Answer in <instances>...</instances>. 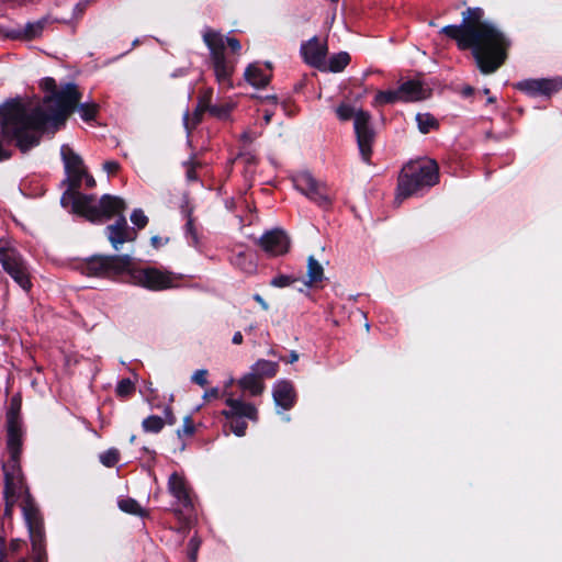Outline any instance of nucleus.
Listing matches in <instances>:
<instances>
[{
	"instance_id": "1",
	"label": "nucleus",
	"mask_w": 562,
	"mask_h": 562,
	"mask_svg": "<svg viewBox=\"0 0 562 562\" xmlns=\"http://www.w3.org/2000/svg\"><path fill=\"white\" fill-rule=\"evenodd\" d=\"M80 99L81 93L72 82L43 98L46 110L41 106L27 110L19 99H10L0 105L2 133L15 140V147L25 154L41 144L49 126L54 130L64 126Z\"/></svg>"
},
{
	"instance_id": "2",
	"label": "nucleus",
	"mask_w": 562,
	"mask_h": 562,
	"mask_svg": "<svg viewBox=\"0 0 562 562\" xmlns=\"http://www.w3.org/2000/svg\"><path fill=\"white\" fill-rule=\"evenodd\" d=\"M484 15L482 8L470 7L461 13V24L446 25L439 33L454 41L460 50L470 49L480 72L492 75L506 63L512 41Z\"/></svg>"
},
{
	"instance_id": "3",
	"label": "nucleus",
	"mask_w": 562,
	"mask_h": 562,
	"mask_svg": "<svg viewBox=\"0 0 562 562\" xmlns=\"http://www.w3.org/2000/svg\"><path fill=\"white\" fill-rule=\"evenodd\" d=\"M78 270L90 278L119 281L128 276L133 284L149 291L159 292L175 286L170 271L155 267L135 268L131 255H92L78 263Z\"/></svg>"
},
{
	"instance_id": "4",
	"label": "nucleus",
	"mask_w": 562,
	"mask_h": 562,
	"mask_svg": "<svg viewBox=\"0 0 562 562\" xmlns=\"http://www.w3.org/2000/svg\"><path fill=\"white\" fill-rule=\"evenodd\" d=\"M203 42L210 50L211 65L218 85L225 88H232V76L235 70V61L229 59L226 54V46L232 54L238 55L241 44L236 37L222 35L214 30H207L203 34Z\"/></svg>"
},
{
	"instance_id": "5",
	"label": "nucleus",
	"mask_w": 562,
	"mask_h": 562,
	"mask_svg": "<svg viewBox=\"0 0 562 562\" xmlns=\"http://www.w3.org/2000/svg\"><path fill=\"white\" fill-rule=\"evenodd\" d=\"M439 182V167L435 160L409 162L398 175L396 201L402 202Z\"/></svg>"
},
{
	"instance_id": "6",
	"label": "nucleus",
	"mask_w": 562,
	"mask_h": 562,
	"mask_svg": "<svg viewBox=\"0 0 562 562\" xmlns=\"http://www.w3.org/2000/svg\"><path fill=\"white\" fill-rule=\"evenodd\" d=\"M3 475H4V488H3V498L5 502L4 507V516L11 517L13 513V507L18 499H22L21 508L23 513V517L25 524L27 526V530L30 531V524L26 517V509L31 508L34 510V517L41 521L42 530L45 531L44 528V519L43 516L30 493V490L25 483L24 476L22 473L16 474L14 471H10L8 465H3Z\"/></svg>"
},
{
	"instance_id": "7",
	"label": "nucleus",
	"mask_w": 562,
	"mask_h": 562,
	"mask_svg": "<svg viewBox=\"0 0 562 562\" xmlns=\"http://www.w3.org/2000/svg\"><path fill=\"white\" fill-rule=\"evenodd\" d=\"M336 114L340 121L353 119V127L357 137V144L360 155L366 162H370L372 155V145L375 138V132L371 126V115L368 111H355L353 106L341 103L336 109Z\"/></svg>"
},
{
	"instance_id": "8",
	"label": "nucleus",
	"mask_w": 562,
	"mask_h": 562,
	"mask_svg": "<svg viewBox=\"0 0 562 562\" xmlns=\"http://www.w3.org/2000/svg\"><path fill=\"white\" fill-rule=\"evenodd\" d=\"M0 263L3 270L25 291L29 292L33 284L30 278L27 265L21 252L3 238H0Z\"/></svg>"
},
{
	"instance_id": "9",
	"label": "nucleus",
	"mask_w": 562,
	"mask_h": 562,
	"mask_svg": "<svg viewBox=\"0 0 562 562\" xmlns=\"http://www.w3.org/2000/svg\"><path fill=\"white\" fill-rule=\"evenodd\" d=\"M125 209L126 203L123 199L111 194H103L98 205H93V203L87 204L83 217L91 223H100L116 215L120 217Z\"/></svg>"
},
{
	"instance_id": "10",
	"label": "nucleus",
	"mask_w": 562,
	"mask_h": 562,
	"mask_svg": "<svg viewBox=\"0 0 562 562\" xmlns=\"http://www.w3.org/2000/svg\"><path fill=\"white\" fill-rule=\"evenodd\" d=\"M60 155L66 173L63 184L69 187V192H72L75 189H80L87 170L82 158L68 145L61 146Z\"/></svg>"
},
{
	"instance_id": "11",
	"label": "nucleus",
	"mask_w": 562,
	"mask_h": 562,
	"mask_svg": "<svg viewBox=\"0 0 562 562\" xmlns=\"http://www.w3.org/2000/svg\"><path fill=\"white\" fill-rule=\"evenodd\" d=\"M514 87L529 97L550 98L562 89V79L560 77L526 79L515 83Z\"/></svg>"
},
{
	"instance_id": "12",
	"label": "nucleus",
	"mask_w": 562,
	"mask_h": 562,
	"mask_svg": "<svg viewBox=\"0 0 562 562\" xmlns=\"http://www.w3.org/2000/svg\"><path fill=\"white\" fill-rule=\"evenodd\" d=\"M22 420L7 422V449L10 454L11 464H7L10 471L22 473L20 458L22 454Z\"/></svg>"
},
{
	"instance_id": "13",
	"label": "nucleus",
	"mask_w": 562,
	"mask_h": 562,
	"mask_svg": "<svg viewBox=\"0 0 562 562\" xmlns=\"http://www.w3.org/2000/svg\"><path fill=\"white\" fill-rule=\"evenodd\" d=\"M258 245L268 257H279L289 252L291 241L281 228L266 232L258 240Z\"/></svg>"
},
{
	"instance_id": "14",
	"label": "nucleus",
	"mask_w": 562,
	"mask_h": 562,
	"mask_svg": "<svg viewBox=\"0 0 562 562\" xmlns=\"http://www.w3.org/2000/svg\"><path fill=\"white\" fill-rule=\"evenodd\" d=\"M30 524V539L32 544V562H48L46 552L45 531L42 530L41 521L34 517V510H25Z\"/></svg>"
},
{
	"instance_id": "15",
	"label": "nucleus",
	"mask_w": 562,
	"mask_h": 562,
	"mask_svg": "<svg viewBox=\"0 0 562 562\" xmlns=\"http://www.w3.org/2000/svg\"><path fill=\"white\" fill-rule=\"evenodd\" d=\"M104 233L112 246L119 251L127 241H134L137 238V231L130 227L124 215H121L114 224L108 225Z\"/></svg>"
},
{
	"instance_id": "16",
	"label": "nucleus",
	"mask_w": 562,
	"mask_h": 562,
	"mask_svg": "<svg viewBox=\"0 0 562 562\" xmlns=\"http://www.w3.org/2000/svg\"><path fill=\"white\" fill-rule=\"evenodd\" d=\"M53 20L49 15H45L35 22H27L23 27H12L7 30L5 37L16 41H33L42 36L44 29L50 24Z\"/></svg>"
},
{
	"instance_id": "17",
	"label": "nucleus",
	"mask_w": 562,
	"mask_h": 562,
	"mask_svg": "<svg viewBox=\"0 0 562 562\" xmlns=\"http://www.w3.org/2000/svg\"><path fill=\"white\" fill-rule=\"evenodd\" d=\"M212 89L205 90L203 93L199 95L198 103L192 112V115H190L188 111L183 114V125L188 134H191L192 131L202 122L203 114L205 112L210 113V109L212 106Z\"/></svg>"
},
{
	"instance_id": "18",
	"label": "nucleus",
	"mask_w": 562,
	"mask_h": 562,
	"mask_svg": "<svg viewBox=\"0 0 562 562\" xmlns=\"http://www.w3.org/2000/svg\"><path fill=\"white\" fill-rule=\"evenodd\" d=\"M168 491L186 509H193L190 488L182 475L177 472L170 474L168 479Z\"/></svg>"
},
{
	"instance_id": "19",
	"label": "nucleus",
	"mask_w": 562,
	"mask_h": 562,
	"mask_svg": "<svg viewBox=\"0 0 562 562\" xmlns=\"http://www.w3.org/2000/svg\"><path fill=\"white\" fill-rule=\"evenodd\" d=\"M272 396L276 405L285 411L291 409L297 398L293 383L288 380H280L274 384Z\"/></svg>"
},
{
	"instance_id": "20",
	"label": "nucleus",
	"mask_w": 562,
	"mask_h": 562,
	"mask_svg": "<svg viewBox=\"0 0 562 562\" xmlns=\"http://www.w3.org/2000/svg\"><path fill=\"white\" fill-rule=\"evenodd\" d=\"M301 54L307 65L319 68L326 57L327 47L319 43L317 36H314L301 45Z\"/></svg>"
},
{
	"instance_id": "21",
	"label": "nucleus",
	"mask_w": 562,
	"mask_h": 562,
	"mask_svg": "<svg viewBox=\"0 0 562 562\" xmlns=\"http://www.w3.org/2000/svg\"><path fill=\"white\" fill-rule=\"evenodd\" d=\"M402 102H418L429 97L430 91L420 80L409 79L398 86Z\"/></svg>"
},
{
	"instance_id": "22",
	"label": "nucleus",
	"mask_w": 562,
	"mask_h": 562,
	"mask_svg": "<svg viewBox=\"0 0 562 562\" xmlns=\"http://www.w3.org/2000/svg\"><path fill=\"white\" fill-rule=\"evenodd\" d=\"M226 405L229 409L223 411V415L226 418H248L250 420H257L258 418V411L254 404L245 403L241 400H236L228 397L226 400Z\"/></svg>"
},
{
	"instance_id": "23",
	"label": "nucleus",
	"mask_w": 562,
	"mask_h": 562,
	"mask_svg": "<svg viewBox=\"0 0 562 562\" xmlns=\"http://www.w3.org/2000/svg\"><path fill=\"white\" fill-rule=\"evenodd\" d=\"M79 190L75 189L72 192H69V187H67V190L61 195L60 203L63 206H67L71 202L72 212L83 217L85 207L88 203H93L95 196L81 193Z\"/></svg>"
},
{
	"instance_id": "24",
	"label": "nucleus",
	"mask_w": 562,
	"mask_h": 562,
	"mask_svg": "<svg viewBox=\"0 0 562 562\" xmlns=\"http://www.w3.org/2000/svg\"><path fill=\"white\" fill-rule=\"evenodd\" d=\"M244 77L252 87L262 89L270 83L272 75H266L256 64H250L247 66Z\"/></svg>"
},
{
	"instance_id": "25",
	"label": "nucleus",
	"mask_w": 562,
	"mask_h": 562,
	"mask_svg": "<svg viewBox=\"0 0 562 562\" xmlns=\"http://www.w3.org/2000/svg\"><path fill=\"white\" fill-rule=\"evenodd\" d=\"M307 280L304 284L308 288L317 286L324 279V268L314 256L307 258Z\"/></svg>"
},
{
	"instance_id": "26",
	"label": "nucleus",
	"mask_w": 562,
	"mask_h": 562,
	"mask_svg": "<svg viewBox=\"0 0 562 562\" xmlns=\"http://www.w3.org/2000/svg\"><path fill=\"white\" fill-rule=\"evenodd\" d=\"M238 384L243 390L249 391L252 396L260 395L265 390L262 380L252 371L245 374Z\"/></svg>"
},
{
	"instance_id": "27",
	"label": "nucleus",
	"mask_w": 562,
	"mask_h": 562,
	"mask_svg": "<svg viewBox=\"0 0 562 562\" xmlns=\"http://www.w3.org/2000/svg\"><path fill=\"white\" fill-rule=\"evenodd\" d=\"M279 370L278 362L259 359L255 364L251 367V371L255 372L261 380L263 378H273L277 375Z\"/></svg>"
},
{
	"instance_id": "28",
	"label": "nucleus",
	"mask_w": 562,
	"mask_h": 562,
	"mask_svg": "<svg viewBox=\"0 0 562 562\" xmlns=\"http://www.w3.org/2000/svg\"><path fill=\"white\" fill-rule=\"evenodd\" d=\"M117 506H119V508L122 512H124L126 514L138 516L140 518H148L149 517V512L144 509L139 505V503L136 499L132 498V497H126V498L119 499Z\"/></svg>"
},
{
	"instance_id": "29",
	"label": "nucleus",
	"mask_w": 562,
	"mask_h": 562,
	"mask_svg": "<svg viewBox=\"0 0 562 562\" xmlns=\"http://www.w3.org/2000/svg\"><path fill=\"white\" fill-rule=\"evenodd\" d=\"M307 198L324 209H328L331 205V199L328 195L326 186L319 182L316 184L315 189L310 192Z\"/></svg>"
},
{
	"instance_id": "30",
	"label": "nucleus",
	"mask_w": 562,
	"mask_h": 562,
	"mask_svg": "<svg viewBox=\"0 0 562 562\" xmlns=\"http://www.w3.org/2000/svg\"><path fill=\"white\" fill-rule=\"evenodd\" d=\"M351 57L347 52L334 54L328 59V70L331 72H341L350 63Z\"/></svg>"
},
{
	"instance_id": "31",
	"label": "nucleus",
	"mask_w": 562,
	"mask_h": 562,
	"mask_svg": "<svg viewBox=\"0 0 562 562\" xmlns=\"http://www.w3.org/2000/svg\"><path fill=\"white\" fill-rule=\"evenodd\" d=\"M183 213L187 217V223L184 225L186 237L191 239L190 245L198 246L199 245V234H198L196 226L194 224V218L192 216L193 210L191 207L187 206L183 210Z\"/></svg>"
},
{
	"instance_id": "32",
	"label": "nucleus",
	"mask_w": 562,
	"mask_h": 562,
	"mask_svg": "<svg viewBox=\"0 0 562 562\" xmlns=\"http://www.w3.org/2000/svg\"><path fill=\"white\" fill-rule=\"evenodd\" d=\"M318 181L310 173L303 172L295 179V188L305 196L312 192Z\"/></svg>"
},
{
	"instance_id": "33",
	"label": "nucleus",
	"mask_w": 562,
	"mask_h": 562,
	"mask_svg": "<svg viewBox=\"0 0 562 562\" xmlns=\"http://www.w3.org/2000/svg\"><path fill=\"white\" fill-rule=\"evenodd\" d=\"M416 121L418 130L423 134H428L431 130L439 127L438 121L429 113H418L416 115Z\"/></svg>"
},
{
	"instance_id": "34",
	"label": "nucleus",
	"mask_w": 562,
	"mask_h": 562,
	"mask_svg": "<svg viewBox=\"0 0 562 562\" xmlns=\"http://www.w3.org/2000/svg\"><path fill=\"white\" fill-rule=\"evenodd\" d=\"M165 420L158 415H149L142 422L145 432L158 434L164 429Z\"/></svg>"
},
{
	"instance_id": "35",
	"label": "nucleus",
	"mask_w": 562,
	"mask_h": 562,
	"mask_svg": "<svg viewBox=\"0 0 562 562\" xmlns=\"http://www.w3.org/2000/svg\"><path fill=\"white\" fill-rule=\"evenodd\" d=\"M375 102L379 104H394L396 102H402L398 88L394 90L378 91V93L375 94Z\"/></svg>"
},
{
	"instance_id": "36",
	"label": "nucleus",
	"mask_w": 562,
	"mask_h": 562,
	"mask_svg": "<svg viewBox=\"0 0 562 562\" xmlns=\"http://www.w3.org/2000/svg\"><path fill=\"white\" fill-rule=\"evenodd\" d=\"M135 383L128 378L120 380L115 389L116 396L121 398L131 397L135 393Z\"/></svg>"
},
{
	"instance_id": "37",
	"label": "nucleus",
	"mask_w": 562,
	"mask_h": 562,
	"mask_svg": "<svg viewBox=\"0 0 562 562\" xmlns=\"http://www.w3.org/2000/svg\"><path fill=\"white\" fill-rule=\"evenodd\" d=\"M22 401L20 396H12L7 411V422L21 420Z\"/></svg>"
},
{
	"instance_id": "38",
	"label": "nucleus",
	"mask_w": 562,
	"mask_h": 562,
	"mask_svg": "<svg viewBox=\"0 0 562 562\" xmlns=\"http://www.w3.org/2000/svg\"><path fill=\"white\" fill-rule=\"evenodd\" d=\"M176 434L180 440H182L184 437H192L195 434V426L191 415H187L183 418V425L181 428L177 429Z\"/></svg>"
},
{
	"instance_id": "39",
	"label": "nucleus",
	"mask_w": 562,
	"mask_h": 562,
	"mask_svg": "<svg viewBox=\"0 0 562 562\" xmlns=\"http://www.w3.org/2000/svg\"><path fill=\"white\" fill-rule=\"evenodd\" d=\"M77 108L79 109L80 116L85 122L94 120L99 110V105L95 103H81L78 104Z\"/></svg>"
},
{
	"instance_id": "40",
	"label": "nucleus",
	"mask_w": 562,
	"mask_h": 562,
	"mask_svg": "<svg viewBox=\"0 0 562 562\" xmlns=\"http://www.w3.org/2000/svg\"><path fill=\"white\" fill-rule=\"evenodd\" d=\"M120 461V452L115 448L108 449L100 454V462L106 468H113Z\"/></svg>"
},
{
	"instance_id": "41",
	"label": "nucleus",
	"mask_w": 562,
	"mask_h": 562,
	"mask_svg": "<svg viewBox=\"0 0 562 562\" xmlns=\"http://www.w3.org/2000/svg\"><path fill=\"white\" fill-rule=\"evenodd\" d=\"M229 420V428L238 437H243L246 434L247 430V423L239 417L234 418H227Z\"/></svg>"
},
{
	"instance_id": "42",
	"label": "nucleus",
	"mask_w": 562,
	"mask_h": 562,
	"mask_svg": "<svg viewBox=\"0 0 562 562\" xmlns=\"http://www.w3.org/2000/svg\"><path fill=\"white\" fill-rule=\"evenodd\" d=\"M131 222L138 228L143 229L148 224V217L142 209H135L131 214Z\"/></svg>"
},
{
	"instance_id": "43",
	"label": "nucleus",
	"mask_w": 562,
	"mask_h": 562,
	"mask_svg": "<svg viewBox=\"0 0 562 562\" xmlns=\"http://www.w3.org/2000/svg\"><path fill=\"white\" fill-rule=\"evenodd\" d=\"M193 509H186L183 506L181 508H172L171 513L173 516L178 519L180 524V529L187 528L190 524V519L188 516L189 512H192Z\"/></svg>"
},
{
	"instance_id": "44",
	"label": "nucleus",
	"mask_w": 562,
	"mask_h": 562,
	"mask_svg": "<svg viewBox=\"0 0 562 562\" xmlns=\"http://www.w3.org/2000/svg\"><path fill=\"white\" fill-rule=\"evenodd\" d=\"M296 281L295 278L286 274H279L271 279L270 285L274 288H285Z\"/></svg>"
},
{
	"instance_id": "45",
	"label": "nucleus",
	"mask_w": 562,
	"mask_h": 562,
	"mask_svg": "<svg viewBox=\"0 0 562 562\" xmlns=\"http://www.w3.org/2000/svg\"><path fill=\"white\" fill-rule=\"evenodd\" d=\"M183 166L187 168L186 177L188 181H196L198 180V173L196 168L201 166L200 162L188 160L183 162Z\"/></svg>"
},
{
	"instance_id": "46",
	"label": "nucleus",
	"mask_w": 562,
	"mask_h": 562,
	"mask_svg": "<svg viewBox=\"0 0 562 562\" xmlns=\"http://www.w3.org/2000/svg\"><path fill=\"white\" fill-rule=\"evenodd\" d=\"M231 106L227 104H212L210 109V114L218 117V119H225L229 115Z\"/></svg>"
},
{
	"instance_id": "47",
	"label": "nucleus",
	"mask_w": 562,
	"mask_h": 562,
	"mask_svg": "<svg viewBox=\"0 0 562 562\" xmlns=\"http://www.w3.org/2000/svg\"><path fill=\"white\" fill-rule=\"evenodd\" d=\"M206 376H207V370H205V369L196 370L193 373V375L191 376V381L200 386H205L209 383Z\"/></svg>"
},
{
	"instance_id": "48",
	"label": "nucleus",
	"mask_w": 562,
	"mask_h": 562,
	"mask_svg": "<svg viewBox=\"0 0 562 562\" xmlns=\"http://www.w3.org/2000/svg\"><path fill=\"white\" fill-rule=\"evenodd\" d=\"M41 88L48 92L49 94H55L57 92V85L54 78L46 77L41 81Z\"/></svg>"
},
{
	"instance_id": "49",
	"label": "nucleus",
	"mask_w": 562,
	"mask_h": 562,
	"mask_svg": "<svg viewBox=\"0 0 562 562\" xmlns=\"http://www.w3.org/2000/svg\"><path fill=\"white\" fill-rule=\"evenodd\" d=\"M237 159H241L246 166H256L258 164V157L251 151L239 153Z\"/></svg>"
},
{
	"instance_id": "50",
	"label": "nucleus",
	"mask_w": 562,
	"mask_h": 562,
	"mask_svg": "<svg viewBox=\"0 0 562 562\" xmlns=\"http://www.w3.org/2000/svg\"><path fill=\"white\" fill-rule=\"evenodd\" d=\"M199 547H200V540L198 538L193 537L189 540V543H188L189 559L192 562L196 561V554H198Z\"/></svg>"
},
{
	"instance_id": "51",
	"label": "nucleus",
	"mask_w": 562,
	"mask_h": 562,
	"mask_svg": "<svg viewBox=\"0 0 562 562\" xmlns=\"http://www.w3.org/2000/svg\"><path fill=\"white\" fill-rule=\"evenodd\" d=\"M165 420V425H170V426H173L176 423H177V417L173 413V409L170 405H167L165 408H164V418Z\"/></svg>"
},
{
	"instance_id": "52",
	"label": "nucleus",
	"mask_w": 562,
	"mask_h": 562,
	"mask_svg": "<svg viewBox=\"0 0 562 562\" xmlns=\"http://www.w3.org/2000/svg\"><path fill=\"white\" fill-rule=\"evenodd\" d=\"M120 164L115 160H106L104 164H103V169L109 173V175H115L119 170H120Z\"/></svg>"
},
{
	"instance_id": "53",
	"label": "nucleus",
	"mask_w": 562,
	"mask_h": 562,
	"mask_svg": "<svg viewBox=\"0 0 562 562\" xmlns=\"http://www.w3.org/2000/svg\"><path fill=\"white\" fill-rule=\"evenodd\" d=\"M169 243V237H160V236H153L150 238V245L153 248L155 249H159L160 247H162L164 245H167Z\"/></svg>"
},
{
	"instance_id": "54",
	"label": "nucleus",
	"mask_w": 562,
	"mask_h": 562,
	"mask_svg": "<svg viewBox=\"0 0 562 562\" xmlns=\"http://www.w3.org/2000/svg\"><path fill=\"white\" fill-rule=\"evenodd\" d=\"M83 180H85V184L88 189H92L95 187V180H94L93 176L90 175L87 170H86V175L83 176Z\"/></svg>"
},
{
	"instance_id": "55",
	"label": "nucleus",
	"mask_w": 562,
	"mask_h": 562,
	"mask_svg": "<svg viewBox=\"0 0 562 562\" xmlns=\"http://www.w3.org/2000/svg\"><path fill=\"white\" fill-rule=\"evenodd\" d=\"M254 301H256L263 311L269 310V304L266 302V300L258 293L252 295Z\"/></svg>"
},
{
	"instance_id": "56",
	"label": "nucleus",
	"mask_w": 562,
	"mask_h": 562,
	"mask_svg": "<svg viewBox=\"0 0 562 562\" xmlns=\"http://www.w3.org/2000/svg\"><path fill=\"white\" fill-rule=\"evenodd\" d=\"M280 360H282L286 363H294L299 360V353L295 350H292L286 358L280 357Z\"/></svg>"
},
{
	"instance_id": "57",
	"label": "nucleus",
	"mask_w": 562,
	"mask_h": 562,
	"mask_svg": "<svg viewBox=\"0 0 562 562\" xmlns=\"http://www.w3.org/2000/svg\"><path fill=\"white\" fill-rule=\"evenodd\" d=\"M23 544H24V541H22L20 539H12L10 542V550L12 552H16L22 548Z\"/></svg>"
},
{
	"instance_id": "58",
	"label": "nucleus",
	"mask_w": 562,
	"mask_h": 562,
	"mask_svg": "<svg viewBox=\"0 0 562 562\" xmlns=\"http://www.w3.org/2000/svg\"><path fill=\"white\" fill-rule=\"evenodd\" d=\"M0 562H8L5 553V540L2 537H0Z\"/></svg>"
},
{
	"instance_id": "59",
	"label": "nucleus",
	"mask_w": 562,
	"mask_h": 562,
	"mask_svg": "<svg viewBox=\"0 0 562 562\" xmlns=\"http://www.w3.org/2000/svg\"><path fill=\"white\" fill-rule=\"evenodd\" d=\"M475 92V89L472 87V86H465L463 87V89L461 90V94L462 97L464 98H469L471 95H473Z\"/></svg>"
},
{
	"instance_id": "60",
	"label": "nucleus",
	"mask_w": 562,
	"mask_h": 562,
	"mask_svg": "<svg viewBox=\"0 0 562 562\" xmlns=\"http://www.w3.org/2000/svg\"><path fill=\"white\" fill-rule=\"evenodd\" d=\"M85 10H86V3H82V2L77 3L74 8V15L79 16L85 12Z\"/></svg>"
},
{
	"instance_id": "61",
	"label": "nucleus",
	"mask_w": 562,
	"mask_h": 562,
	"mask_svg": "<svg viewBox=\"0 0 562 562\" xmlns=\"http://www.w3.org/2000/svg\"><path fill=\"white\" fill-rule=\"evenodd\" d=\"M243 340H244V337L241 335L240 331H236L234 335H233V338H232V342L234 345H240L243 344Z\"/></svg>"
},
{
	"instance_id": "62",
	"label": "nucleus",
	"mask_w": 562,
	"mask_h": 562,
	"mask_svg": "<svg viewBox=\"0 0 562 562\" xmlns=\"http://www.w3.org/2000/svg\"><path fill=\"white\" fill-rule=\"evenodd\" d=\"M220 394V391L217 387H212L211 390L205 392L204 397H214L217 398Z\"/></svg>"
},
{
	"instance_id": "63",
	"label": "nucleus",
	"mask_w": 562,
	"mask_h": 562,
	"mask_svg": "<svg viewBox=\"0 0 562 562\" xmlns=\"http://www.w3.org/2000/svg\"><path fill=\"white\" fill-rule=\"evenodd\" d=\"M156 397H157L156 391H155V390H150V391H149V395H148V397H147V401H148L151 405H154V406H156V407H159V405L154 404V401L156 400Z\"/></svg>"
},
{
	"instance_id": "64",
	"label": "nucleus",
	"mask_w": 562,
	"mask_h": 562,
	"mask_svg": "<svg viewBox=\"0 0 562 562\" xmlns=\"http://www.w3.org/2000/svg\"><path fill=\"white\" fill-rule=\"evenodd\" d=\"M271 119H272V113H268L266 112L265 115H263V120L267 124H269L271 122Z\"/></svg>"
}]
</instances>
